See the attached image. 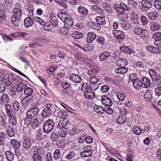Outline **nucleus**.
<instances>
[{
	"mask_svg": "<svg viewBox=\"0 0 161 161\" xmlns=\"http://www.w3.org/2000/svg\"><path fill=\"white\" fill-rule=\"evenodd\" d=\"M109 89V86L107 85H104L102 86L101 88V91L103 93L108 92Z\"/></svg>",
	"mask_w": 161,
	"mask_h": 161,
	"instance_id": "obj_60",
	"label": "nucleus"
},
{
	"mask_svg": "<svg viewBox=\"0 0 161 161\" xmlns=\"http://www.w3.org/2000/svg\"><path fill=\"white\" fill-rule=\"evenodd\" d=\"M12 125H8L6 126V130L7 133L9 136L10 137H13L14 134V132Z\"/></svg>",
	"mask_w": 161,
	"mask_h": 161,
	"instance_id": "obj_23",
	"label": "nucleus"
},
{
	"mask_svg": "<svg viewBox=\"0 0 161 161\" xmlns=\"http://www.w3.org/2000/svg\"><path fill=\"white\" fill-rule=\"evenodd\" d=\"M58 136L54 133H52L51 138L53 142L57 141L58 138Z\"/></svg>",
	"mask_w": 161,
	"mask_h": 161,
	"instance_id": "obj_64",
	"label": "nucleus"
},
{
	"mask_svg": "<svg viewBox=\"0 0 161 161\" xmlns=\"http://www.w3.org/2000/svg\"><path fill=\"white\" fill-rule=\"evenodd\" d=\"M5 89V83L2 80H0V93L4 91Z\"/></svg>",
	"mask_w": 161,
	"mask_h": 161,
	"instance_id": "obj_61",
	"label": "nucleus"
},
{
	"mask_svg": "<svg viewBox=\"0 0 161 161\" xmlns=\"http://www.w3.org/2000/svg\"><path fill=\"white\" fill-rule=\"evenodd\" d=\"M147 15L150 19L155 20L158 17V14L157 11L152 8L148 12Z\"/></svg>",
	"mask_w": 161,
	"mask_h": 161,
	"instance_id": "obj_10",
	"label": "nucleus"
},
{
	"mask_svg": "<svg viewBox=\"0 0 161 161\" xmlns=\"http://www.w3.org/2000/svg\"><path fill=\"white\" fill-rule=\"evenodd\" d=\"M94 110L96 112L99 114H103L104 111V109L102 107L97 105L94 106Z\"/></svg>",
	"mask_w": 161,
	"mask_h": 161,
	"instance_id": "obj_46",
	"label": "nucleus"
},
{
	"mask_svg": "<svg viewBox=\"0 0 161 161\" xmlns=\"http://www.w3.org/2000/svg\"><path fill=\"white\" fill-rule=\"evenodd\" d=\"M154 6L156 8L159 10L161 8V1L159 0H156L154 3Z\"/></svg>",
	"mask_w": 161,
	"mask_h": 161,
	"instance_id": "obj_59",
	"label": "nucleus"
},
{
	"mask_svg": "<svg viewBox=\"0 0 161 161\" xmlns=\"http://www.w3.org/2000/svg\"><path fill=\"white\" fill-rule=\"evenodd\" d=\"M5 20V18L4 12L3 10H0V22L1 23Z\"/></svg>",
	"mask_w": 161,
	"mask_h": 161,
	"instance_id": "obj_62",
	"label": "nucleus"
},
{
	"mask_svg": "<svg viewBox=\"0 0 161 161\" xmlns=\"http://www.w3.org/2000/svg\"><path fill=\"white\" fill-rule=\"evenodd\" d=\"M21 7L18 4H17L15 5V7L13 11L14 15L11 17V22L16 27L19 26L21 20Z\"/></svg>",
	"mask_w": 161,
	"mask_h": 161,
	"instance_id": "obj_1",
	"label": "nucleus"
},
{
	"mask_svg": "<svg viewBox=\"0 0 161 161\" xmlns=\"http://www.w3.org/2000/svg\"><path fill=\"white\" fill-rule=\"evenodd\" d=\"M153 38L155 41L161 40V32H158L155 33L153 36Z\"/></svg>",
	"mask_w": 161,
	"mask_h": 161,
	"instance_id": "obj_51",
	"label": "nucleus"
},
{
	"mask_svg": "<svg viewBox=\"0 0 161 161\" xmlns=\"http://www.w3.org/2000/svg\"><path fill=\"white\" fill-rule=\"evenodd\" d=\"M134 35L138 39L145 40L148 35V32L143 28L134 27L133 29Z\"/></svg>",
	"mask_w": 161,
	"mask_h": 161,
	"instance_id": "obj_3",
	"label": "nucleus"
},
{
	"mask_svg": "<svg viewBox=\"0 0 161 161\" xmlns=\"http://www.w3.org/2000/svg\"><path fill=\"white\" fill-rule=\"evenodd\" d=\"M142 82V87L143 88H147L151 84L150 80L146 77H144L143 78Z\"/></svg>",
	"mask_w": 161,
	"mask_h": 161,
	"instance_id": "obj_32",
	"label": "nucleus"
},
{
	"mask_svg": "<svg viewBox=\"0 0 161 161\" xmlns=\"http://www.w3.org/2000/svg\"><path fill=\"white\" fill-rule=\"evenodd\" d=\"M53 158L55 160L59 161L61 160V154L59 149L56 150L53 154Z\"/></svg>",
	"mask_w": 161,
	"mask_h": 161,
	"instance_id": "obj_39",
	"label": "nucleus"
},
{
	"mask_svg": "<svg viewBox=\"0 0 161 161\" xmlns=\"http://www.w3.org/2000/svg\"><path fill=\"white\" fill-rule=\"evenodd\" d=\"M50 21L52 25L54 27L58 25V23L56 17L54 14H51L50 15Z\"/></svg>",
	"mask_w": 161,
	"mask_h": 161,
	"instance_id": "obj_27",
	"label": "nucleus"
},
{
	"mask_svg": "<svg viewBox=\"0 0 161 161\" xmlns=\"http://www.w3.org/2000/svg\"><path fill=\"white\" fill-rule=\"evenodd\" d=\"M125 97V94L123 92H119L117 95V97L119 101H123L124 100Z\"/></svg>",
	"mask_w": 161,
	"mask_h": 161,
	"instance_id": "obj_58",
	"label": "nucleus"
},
{
	"mask_svg": "<svg viewBox=\"0 0 161 161\" xmlns=\"http://www.w3.org/2000/svg\"><path fill=\"white\" fill-rule=\"evenodd\" d=\"M54 123L52 119H48L46 121L43 126V130L44 133H48L53 129Z\"/></svg>",
	"mask_w": 161,
	"mask_h": 161,
	"instance_id": "obj_4",
	"label": "nucleus"
},
{
	"mask_svg": "<svg viewBox=\"0 0 161 161\" xmlns=\"http://www.w3.org/2000/svg\"><path fill=\"white\" fill-rule=\"evenodd\" d=\"M151 29L152 31H154L159 30L161 27L160 25L158 23L152 21L150 24Z\"/></svg>",
	"mask_w": 161,
	"mask_h": 161,
	"instance_id": "obj_25",
	"label": "nucleus"
},
{
	"mask_svg": "<svg viewBox=\"0 0 161 161\" xmlns=\"http://www.w3.org/2000/svg\"><path fill=\"white\" fill-rule=\"evenodd\" d=\"M19 103L17 101H15L13 103V108L15 111L19 110Z\"/></svg>",
	"mask_w": 161,
	"mask_h": 161,
	"instance_id": "obj_57",
	"label": "nucleus"
},
{
	"mask_svg": "<svg viewBox=\"0 0 161 161\" xmlns=\"http://www.w3.org/2000/svg\"><path fill=\"white\" fill-rule=\"evenodd\" d=\"M78 11L80 15L84 16L87 15L88 13V10L86 8L81 6L78 8Z\"/></svg>",
	"mask_w": 161,
	"mask_h": 161,
	"instance_id": "obj_31",
	"label": "nucleus"
},
{
	"mask_svg": "<svg viewBox=\"0 0 161 161\" xmlns=\"http://www.w3.org/2000/svg\"><path fill=\"white\" fill-rule=\"evenodd\" d=\"M10 143L14 147L16 148H19L20 146L19 142L14 139L11 140Z\"/></svg>",
	"mask_w": 161,
	"mask_h": 161,
	"instance_id": "obj_55",
	"label": "nucleus"
},
{
	"mask_svg": "<svg viewBox=\"0 0 161 161\" xmlns=\"http://www.w3.org/2000/svg\"><path fill=\"white\" fill-rule=\"evenodd\" d=\"M39 110V108L37 107H32L29 109L26 113L27 118L31 119L34 117L38 114Z\"/></svg>",
	"mask_w": 161,
	"mask_h": 161,
	"instance_id": "obj_5",
	"label": "nucleus"
},
{
	"mask_svg": "<svg viewBox=\"0 0 161 161\" xmlns=\"http://www.w3.org/2000/svg\"><path fill=\"white\" fill-rule=\"evenodd\" d=\"M27 34L25 32H17L14 33H12L10 36L15 38L18 37L25 36Z\"/></svg>",
	"mask_w": 161,
	"mask_h": 161,
	"instance_id": "obj_45",
	"label": "nucleus"
},
{
	"mask_svg": "<svg viewBox=\"0 0 161 161\" xmlns=\"http://www.w3.org/2000/svg\"><path fill=\"white\" fill-rule=\"evenodd\" d=\"M83 34L82 33L77 31H75L71 34V36L75 39H80L82 37Z\"/></svg>",
	"mask_w": 161,
	"mask_h": 161,
	"instance_id": "obj_40",
	"label": "nucleus"
},
{
	"mask_svg": "<svg viewBox=\"0 0 161 161\" xmlns=\"http://www.w3.org/2000/svg\"><path fill=\"white\" fill-rule=\"evenodd\" d=\"M6 157L7 159L9 161H12L14 158L13 153L10 151L7 150L5 153Z\"/></svg>",
	"mask_w": 161,
	"mask_h": 161,
	"instance_id": "obj_38",
	"label": "nucleus"
},
{
	"mask_svg": "<svg viewBox=\"0 0 161 161\" xmlns=\"http://www.w3.org/2000/svg\"><path fill=\"white\" fill-rule=\"evenodd\" d=\"M31 146V140L30 138H26L22 141V146L24 149L28 150Z\"/></svg>",
	"mask_w": 161,
	"mask_h": 161,
	"instance_id": "obj_14",
	"label": "nucleus"
},
{
	"mask_svg": "<svg viewBox=\"0 0 161 161\" xmlns=\"http://www.w3.org/2000/svg\"><path fill=\"white\" fill-rule=\"evenodd\" d=\"M142 5L146 8H148V9H151L152 8V3L148 1L147 0H142L141 2Z\"/></svg>",
	"mask_w": 161,
	"mask_h": 161,
	"instance_id": "obj_34",
	"label": "nucleus"
},
{
	"mask_svg": "<svg viewBox=\"0 0 161 161\" xmlns=\"http://www.w3.org/2000/svg\"><path fill=\"white\" fill-rule=\"evenodd\" d=\"M127 60L125 59H120L115 62L116 67L125 66L127 64Z\"/></svg>",
	"mask_w": 161,
	"mask_h": 161,
	"instance_id": "obj_19",
	"label": "nucleus"
},
{
	"mask_svg": "<svg viewBox=\"0 0 161 161\" xmlns=\"http://www.w3.org/2000/svg\"><path fill=\"white\" fill-rule=\"evenodd\" d=\"M119 26L124 30H128L129 29L130 25L125 20L121 19L119 21Z\"/></svg>",
	"mask_w": 161,
	"mask_h": 161,
	"instance_id": "obj_18",
	"label": "nucleus"
},
{
	"mask_svg": "<svg viewBox=\"0 0 161 161\" xmlns=\"http://www.w3.org/2000/svg\"><path fill=\"white\" fill-rule=\"evenodd\" d=\"M132 130L133 132L136 135H139L142 133V130L139 127L135 126L133 127Z\"/></svg>",
	"mask_w": 161,
	"mask_h": 161,
	"instance_id": "obj_53",
	"label": "nucleus"
},
{
	"mask_svg": "<svg viewBox=\"0 0 161 161\" xmlns=\"http://www.w3.org/2000/svg\"><path fill=\"white\" fill-rule=\"evenodd\" d=\"M53 107L49 104H47L43 110L42 115L43 118H47L51 116L53 113Z\"/></svg>",
	"mask_w": 161,
	"mask_h": 161,
	"instance_id": "obj_6",
	"label": "nucleus"
},
{
	"mask_svg": "<svg viewBox=\"0 0 161 161\" xmlns=\"http://www.w3.org/2000/svg\"><path fill=\"white\" fill-rule=\"evenodd\" d=\"M140 20L142 25H146L148 24V20L147 18L144 16L142 15L140 17Z\"/></svg>",
	"mask_w": 161,
	"mask_h": 161,
	"instance_id": "obj_50",
	"label": "nucleus"
},
{
	"mask_svg": "<svg viewBox=\"0 0 161 161\" xmlns=\"http://www.w3.org/2000/svg\"><path fill=\"white\" fill-rule=\"evenodd\" d=\"M89 80L91 84L94 85V84H97L99 81V79L97 76H92L90 78Z\"/></svg>",
	"mask_w": 161,
	"mask_h": 161,
	"instance_id": "obj_47",
	"label": "nucleus"
},
{
	"mask_svg": "<svg viewBox=\"0 0 161 161\" xmlns=\"http://www.w3.org/2000/svg\"><path fill=\"white\" fill-rule=\"evenodd\" d=\"M35 20L36 21L40 23L42 26L45 24L44 21L38 17H36L35 18Z\"/></svg>",
	"mask_w": 161,
	"mask_h": 161,
	"instance_id": "obj_63",
	"label": "nucleus"
},
{
	"mask_svg": "<svg viewBox=\"0 0 161 161\" xmlns=\"http://www.w3.org/2000/svg\"><path fill=\"white\" fill-rule=\"evenodd\" d=\"M130 80L133 81V84L134 87L136 89H139L142 86V81L137 78H136L135 80L131 78V76H130Z\"/></svg>",
	"mask_w": 161,
	"mask_h": 161,
	"instance_id": "obj_16",
	"label": "nucleus"
},
{
	"mask_svg": "<svg viewBox=\"0 0 161 161\" xmlns=\"http://www.w3.org/2000/svg\"><path fill=\"white\" fill-rule=\"evenodd\" d=\"M34 41L36 44L40 47L43 46L44 44H46L48 42L47 40L46 39L40 37L35 38Z\"/></svg>",
	"mask_w": 161,
	"mask_h": 161,
	"instance_id": "obj_13",
	"label": "nucleus"
},
{
	"mask_svg": "<svg viewBox=\"0 0 161 161\" xmlns=\"http://www.w3.org/2000/svg\"><path fill=\"white\" fill-rule=\"evenodd\" d=\"M44 29L46 31H51L53 28L51 24L48 23L45 24L43 25Z\"/></svg>",
	"mask_w": 161,
	"mask_h": 161,
	"instance_id": "obj_56",
	"label": "nucleus"
},
{
	"mask_svg": "<svg viewBox=\"0 0 161 161\" xmlns=\"http://www.w3.org/2000/svg\"><path fill=\"white\" fill-rule=\"evenodd\" d=\"M84 96L88 99H92L95 97L94 93L90 90L85 92L84 93Z\"/></svg>",
	"mask_w": 161,
	"mask_h": 161,
	"instance_id": "obj_29",
	"label": "nucleus"
},
{
	"mask_svg": "<svg viewBox=\"0 0 161 161\" xmlns=\"http://www.w3.org/2000/svg\"><path fill=\"white\" fill-rule=\"evenodd\" d=\"M9 82L11 84L17 85L16 90L18 92L22 91L27 86V84L24 82L20 78H15L13 77L10 81Z\"/></svg>",
	"mask_w": 161,
	"mask_h": 161,
	"instance_id": "obj_2",
	"label": "nucleus"
},
{
	"mask_svg": "<svg viewBox=\"0 0 161 161\" xmlns=\"http://www.w3.org/2000/svg\"><path fill=\"white\" fill-rule=\"evenodd\" d=\"M33 89L32 88L29 87H27L24 90V93L26 96L32 95V94L33 93Z\"/></svg>",
	"mask_w": 161,
	"mask_h": 161,
	"instance_id": "obj_49",
	"label": "nucleus"
},
{
	"mask_svg": "<svg viewBox=\"0 0 161 161\" xmlns=\"http://www.w3.org/2000/svg\"><path fill=\"white\" fill-rule=\"evenodd\" d=\"M156 95L158 97H161V82L157 86V88L155 90Z\"/></svg>",
	"mask_w": 161,
	"mask_h": 161,
	"instance_id": "obj_44",
	"label": "nucleus"
},
{
	"mask_svg": "<svg viewBox=\"0 0 161 161\" xmlns=\"http://www.w3.org/2000/svg\"><path fill=\"white\" fill-rule=\"evenodd\" d=\"M120 50L122 52L128 54L134 53V51L129 47L123 46L120 47Z\"/></svg>",
	"mask_w": 161,
	"mask_h": 161,
	"instance_id": "obj_33",
	"label": "nucleus"
},
{
	"mask_svg": "<svg viewBox=\"0 0 161 161\" xmlns=\"http://www.w3.org/2000/svg\"><path fill=\"white\" fill-rule=\"evenodd\" d=\"M112 34L117 39L122 40L125 36V33L121 31L114 30L112 31Z\"/></svg>",
	"mask_w": 161,
	"mask_h": 161,
	"instance_id": "obj_8",
	"label": "nucleus"
},
{
	"mask_svg": "<svg viewBox=\"0 0 161 161\" xmlns=\"http://www.w3.org/2000/svg\"><path fill=\"white\" fill-rule=\"evenodd\" d=\"M29 123L33 129L37 128L40 123L38 121V119L36 118L29 120Z\"/></svg>",
	"mask_w": 161,
	"mask_h": 161,
	"instance_id": "obj_35",
	"label": "nucleus"
},
{
	"mask_svg": "<svg viewBox=\"0 0 161 161\" xmlns=\"http://www.w3.org/2000/svg\"><path fill=\"white\" fill-rule=\"evenodd\" d=\"M126 120V118L124 116H119L117 119V122L119 124L124 123Z\"/></svg>",
	"mask_w": 161,
	"mask_h": 161,
	"instance_id": "obj_52",
	"label": "nucleus"
},
{
	"mask_svg": "<svg viewBox=\"0 0 161 161\" xmlns=\"http://www.w3.org/2000/svg\"><path fill=\"white\" fill-rule=\"evenodd\" d=\"M30 151L32 153H37L38 154H42L44 152L42 147H39L38 148L36 146H33L31 149Z\"/></svg>",
	"mask_w": 161,
	"mask_h": 161,
	"instance_id": "obj_20",
	"label": "nucleus"
},
{
	"mask_svg": "<svg viewBox=\"0 0 161 161\" xmlns=\"http://www.w3.org/2000/svg\"><path fill=\"white\" fill-rule=\"evenodd\" d=\"M32 159L33 161H42V158L39 154L37 153H34Z\"/></svg>",
	"mask_w": 161,
	"mask_h": 161,
	"instance_id": "obj_48",
	"label": "nucleus"
},
{
	"mask_svg": "<svg viewBox=\"0 0 161 161\" xmlns=\"http://www.w3.org/2000/svg\"><path fill=\"white\" fill-rule=\"evenodd\" d=\"M70 79L72 81L76 83H80L81 81V77L75 74H72L71 75Z\"/></svg>",
	"mask_w": 161,
	"mask_h": 161,
	"instance_id": "obj_30",
	"label": "nucleus"
},
{
	"mask_svg": "<svg viewBox=\"0 0 161 161\" xmlns=\"http://www.w3.org/2000/svg\"><path fill=\"white\" fill-rule=\"evenodd\" d=\"M96 36V34L94 32H90L88 33L87 37V43H91L95 39Z\"/></svg>",
	"mask_w": 161,
	"mask_h": 161,
	"instance_id": "obj_21",
	"label": "nucleus"
},
{
	"mask_svg": "<svg viewBox=\"0 0 161 161\" xmlns=\"http://www.w3.org/2000/svg\"><path fill=\"white\" fill-rule=\"evenodd\" d=\"M128 71V69L125 66L116 67L115 69V72L118 74H124Z\"/></svg>",
	"mask_w": 161,
	"mask_h": 161,
	"instance_id": "obj_26",
	"label": "nucleus"
},
{
	"mask_svg": "<svg viewBox=\"0 0 161 161\" xmlns=\"http://www.w3.org/2000/svg\"><path fill=\"white\" fill-rule=\"evenodd\" d=\"M75 156L76 154L74 152L70 151L67 155L66 158L68 159H70L73 158H75Z\"/></svg>",
	"mask_w": 161,
	"mask_h": 161,
	"instance_id": "obj_54",
	"label": "nucleus"
},
{
	"mask_svg": "<svg viewBox=\"0 0 161 161\" xmlns=\"http://www.w3.org/2000/svg\"><path fill=\"white\" fill-rule=\"evenodd\" d=\"M92 153L91 150H87L86 151H83L80 153V155L82 157H88L91 156Z\"/></svg>",
	"mask_w": 161,
	"mask_h": 161,
	"instance_id": "obj_42",
	"label": "nucleus"
},
{
	"mask_svg": "<svg viewBox=\"0 0 161 161\" xmlns=\"http://www.w3.org/2000/svg\"><path fill=\"white\" fill-rule=\"evenodd\" d=\"M144 92H146L144 96L145 100L147 102H150L152 99V96L151 94L150 90L148 89H144Z\"/></svg>",
	"mask_w": 161,
	"mask_h": 161,
	"instance_id": "obj_22",
	"label": "nucleus"
},
{
	"mask_svg": "<svg viewBox=\"0 0 161 161\" xmlns=\"http://www.w3.org/2000/svg\"><path fill=\"white\" fill-rule=\"evenodd\" d=\"M101 101L102 103L105 106H110L113 104L110 99L106 96H102Z\"/></svg>",
	"mask_w": 161,
	"mask_h": 161,
	"instance_id": "obj_15",
	"label": "nucleus"
},
{
	"mask_svg": "<svg viewBox=\"0 0 161 161\" xmlns=\"http://www.w3.org/2000/svg\"><path fill=\"white\" fill-rule=\"evenodd\" d=\"M68 115V114L67 112L64 111V110H62L58 113L57 117L60 119L63 118L64 120Z\"/></svg>",
	"mask_w": 161,
	"mask_h": 161,
	"instance_id": "obj_41",
	"label": "nucleus"
},
{
	"mask_svg": "<svg viewBox=\"0 0 161 161\" xmlns=\"http://www.w3.org/2000/svg\"><path fill=\"white\" fill-rule=\"evenodd\" d=\"M24 22L25 27L29 28L33 24L34 21L32 19L28 17L25 19Z\"/></svg>",
	"mask_w": 161,
	"mask_h": 161,
	"instance_id": "obj_24",
	"label": "nucleus"
},
{
	"mask_svg": "<svg viewBox=\"0 0 161 161\" xmlns=\"http://www.w3.org/2000/svg\"><path fill=\"white\" fill-rule=\"evenodd\" d=\"M130 8L127 6L123 3H121L119 5L116 7V10L118 13L122 14H124L125 10H129Z\"/></svg>",
	"mask_w": 161,
	"mask_h": 161,
	"instance_id": "obj_9",
	"label": "nucleus"
},
{
	"mask_svg": "<svg viewBox=\"0 0 161 161\" xmlns=\"http://www.w3.org/2000/svg\"><path fill=\"white\" fill-rule=\"evenodd\" d=\"M5 110L6 113L10 118L14 119V122H16V118L12 115V109L10 105L6 104L5 105Z\"/></svg>",
	"mask_w": 161,
	"mask_h": 161,
	"instance_id": "obj_11",
	"label": "nucleus"
},
{
	"mask_svg": "<svg viewBox=\"0 0 161 161\" xmlns=\"http://www.w3.org/2000/svg\"><path fill=\"white\" fill-rule=\"evenodd\" d=\"M65 121L66 120H65L60 121L58 122L57 125L58 128L61 129L65 127L68 124L67 123L69 122L67 120L66 122Z\"/></svg>",
	"mask_w": 161,
	"mask_h": 161,
	"instance_id": "obj_43",
	"label": "nucleus"
},
{
	"mask_svg": "<svg viewBox=\"0 0 161 161\" xmlns=\"http://www.w3.org/2000/svg\"><path fill=\"white\" fill-rule=\"evenodd\" d=\"M95 20L97 24L99 25H104L106 23L104 18L103 17L98 16L96 18Z\"/></svg>",
	"mask_w": 161,
	"mask_h": 161,
	"instance_id": "obj_37",
	"label": "nucleus"
},
{
	"mask_svg": "<svg viewBox=\"0 0 161 161\" xmlns=\"http://www.w3.org/2000/svg\"><path fill=\"white\" fill-rule=\"evenodd\" d=\"M110 55V53L108 52H104L101 53L99 56V60L103 61L107 59Z\"/></svg>",
	"mask_w": 161,
	"mask_h": 161,
	"instance_id": "obj_36",
	"label": "nucleus"
},
{
	"mask_svg": "<svg viewBox=\"0 0 161 161\" xmlns=\"http://www.w3.org/2000/svg\"><path fill=\"white\" fill-rule=\"evenodd\" d=\"M147 49L150 52L153 53H160L161 51L158 48L154 47L152 46H148L146 47Z\"/></svg>",
	"mask_w": 161,
	"mask_h": 161,
	"instance_id": "obj_28",
	"label": "nucleus"
},
{
	"mask_svg": "<svg viewBox=\"0 0 161 161\" xmlns=\"http://www.w3.org/2000/svg\"><path fill=\"white\" fill-rule=\"evenodd\" d=\"M74 22L73 19L71 17L66 18L64 21V27L69 29L73 25Z\"/></svg>",
	"mask_w": 161,
	"mask_h": 161,
	"instance_id": "obj_17",
	"label": "nucleus"
},
{
	"mask_svg": "<svg viewBox=\"0 0 161 161\" xmlns=\"http://www.w3.org/2000/svg\"><path fill=\"white\" fill-rule=\"evenodd\" d=\"M33 97L32 95L26 96L21 101L22 104L25 106L29 104L32 101Z\"/></svg>",
	"mask_w": 161,
	"mask_h": 161,
	"instance_id": "obj_12",
	"label": "nucleus"
},
{
	"mask_svg": "<svg viewBox=\"0 0 161 161\" xmlns=\"http://www.w3.org/2000/svg\"><path fill=\"white\" fill-rule=\"evenodd\" d=\"M156 71L152 69H149V72L150 76L154 80H160L161 79V77L160 76L159 73H160V71L156 69Z\"/></svg>",
	"mask_w": 161,
	"mask_h": 161,
	"instance_id": "obj_7",
	"label": "nucleus"
}]
</instances>
